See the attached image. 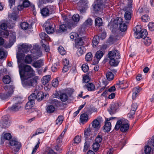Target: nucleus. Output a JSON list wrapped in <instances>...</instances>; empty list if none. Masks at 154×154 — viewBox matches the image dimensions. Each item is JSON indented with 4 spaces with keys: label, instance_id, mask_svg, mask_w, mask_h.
I'll list each match as a JSON object with an SVG mask.
<instances>
[{
    "label": "nucleus",
    "instance_id": "nucleus-1",
    "mask_svg": "<svg viewBox=\"0 0 154 154\" xmlns=\"http://www.w3.org/2000/svg\"><path fill=\"white\" fill-rule=\"evenodd\" d=\"M19 72L23 87L30 88L37 85L36 78H32L35 75V71L30 66H25L22 67L20 65Z\"/></svg>",
    "mask_w": 154,
    "mask_h": 154
},
{
    "label": "nucleus",
    "instance_id": "nucleus-2",
    "mask_svg": "<svg viewBox=\"0 0 154 154\" xmlns=\"http://www.w3.org/2000/svg\"><path fill=\"white\" fill-rule=\"evenodd\" d=\"M122 19L121 17H117L114 20L112 24V27L116 29L119 26V29L122 32L126 31L127 28V26L125 23H123Z\"/></svg>",
    "mask_w": 154,
    "mask_h": 154
},
{
    "label": "nucleus",
    "instance_id": "nucleus-3",
    "mask_svg": "<svg viewBox=\"0 0 154 154\" xmlns=\"http://www.w3.org/2000/svg\"><path fill=\"white\" fill-rule=\"evenodd\" d=\"M134 31L136 34V38H142L143 39L146 37L148 34L147 30L145 29H141L140 26L139 25L137 26L134 29Z\"/></svg>",
    "mask_w": 154,
    "mask_h": 154
},
{
    "label": "nucleus",
    "instance_id": "nucleus-4",
    "mask_svg": "<svg viewBox=\"0 0 154 154\" xmlns=\"http://www.w3.org/2000/svg\"><path fill=\"white\" fill-rule=\"evenodd\" d=\"M54 7L53 6H48L41 10V13L44 17L48 16L52 13Z\"/></svg>",
    "mask_w": 154,
    "mask_h": 154
},
{
    "label": "nucleus",
    "instance_id": "nucleus-5",
    "mask_svg": "<svg viewBox=\"0 0 154 154\" xmlns=\"http://www.w3.org/2000/svg\"><path fill=\"white\" fill-rule=\"evenodd\" d=\"M148 143L152 148L149 145L146 146L144 148L145 153L146 154H154V138L152 139Z\"/></svg>",
    "mask_w": 154,
    "mask_h": 154
},
{
    "label": "nucleus",
    "instance_id": "nucleus-6",
    "mask_svg": "<svg viewBox=\"0 0 154 154\" xmlns=\"http://www.w3.org/2000/svg\"><path fill=\"white\" fill-rule=\"evenodd\" d=\"M40 47L38 45H34L32 53H33L32 56L35 59H36L42 55V53L40 50Z\"/></svg>",
    "mask_w": 154,
    "mask_h": 154
},
{
    "label": "nucleus",
    "instance_id": "nucleus-7",
    "mask_svg": "<svg viewBox=\"0 0 154 154\" xmlns=\"http://www.w3.org/2000/svg\"><path fill=\"white\" fill-rule=\"evenodd\" d=\"M20 98L16 97L14 98L13 100L18 102L16 103L15 104L10 107H9L8 109L11 112H16L19 110L21 108L20 103L19 102Z\"/></svg>",
    "mask_w": 154,
    "mask_h": 154
},
{
    "label": "nucleus",
    "instance_id": "nucleus-8",
    "mask_svg": "<svg viewBox=\"0 0 154 154\" xmlns=\"http://www.w3.org/2000/svg\"><path fill=\"white\" fill-rule=\"evenodd\" d=\"M109 58L111 59L116 58L119 59L120 58V55L118 51L113 50L109 52L108 54Z\"/></svg>",
    "mask_w": 154,
    "mask_h": 154
},
{
    "label": "nucleus",
    "instance_id": "nucleus-9",
    "mask_svg": "<svg viewBox=\"0 0 154 154\" xmlns=\"http://www.w3.org/2000/svg\"><path fill=\"white\" fill-rule=\"evenodd\" d=\"M9 119L7 116H4L0 122V126L3 128H8L10 125Z\"/></svg>",
    "mask_w": 154,
    "mask_h": 154
},
{
    "label": "nucleus",
    "instance_id": "nucleus-10",
    "mask_svg": "<svg viewBox=\"0 0 154 154\" xmlns=\"http://www.w3.org/2000/svg\"><path fill=\"white\" fill-rule=\"evenodd\" d=\"M103 0H96L97 4H95L94 6V9L95 11L101 12L103 10V5L102 3Z\"/></svg>",
    "mask_w": 154,
    "mask_h": 154
},
{
    "label": "nucleus",
    "instance_id": "nucleus-11",
    "mask_svg": "<svg viewBox=\"0 0 154 154\" xmlns=\"http://www.w3.org/2000/svg\"><path fill=\"white\" fill-rule=\"evenodd\" d=\"M10 144L13 148L15 149L16 151H18L21 146L20 142L16 140H12L10 141Z\"/></svg>",
    "mask_w": 154,
    "mask_h": 154
},
{
    "label": "nucleus",
    "instance_id": "nucleus-12",
    "mask_svg": "<svg viewBox=\"0 0 154 154\" xmlns=\"http://www.w3.org/2000/svg\"><path fill=\"white\" fill-rule=\"evenodd\" d=\"M16 57L17 59V63L18 64V68H19V66L21 65V67H23L25 66H29L28 65L23 64L21 63V60L23 58V55L22 53L18 51L17 53Z\"/></svg>",
    "mask_w": 154,
    "mask_h": 154
},
{
    "label": "nucleus",
    "instance_id": "nucleus-13",
    "mask_svg": "<svg viewBox=\"0 0 154 154\" xmlns=\"http://www.w3.org/2000/svg\"><path fill=\"white\" fill-rule=\"evenodd\" d=\"M119 104L116 103L111 104L110 106V109L108 111L111 115L114 114L119 108Z\"/></svg>",
    "mask_w": 154,
    "mask_h": 154
},
{
    "label": "nucleus",
    "instance_id": "nucleus-14",
    "mask_svg": "<svg viewBox=\"0 0 154 154\" xmlns=\"http://www.w3.org/2000/svg\"><path fill=\"white\" fill-rule=\"evenodd\" d=\"M113 117H111L109 119H107L106 121L103 126V130L105 132H109L111 129V124L110 122H108L111 119H113Z\"/></svg>",
    "mask_w": 154,
    "mask_h": 154
},
{
    "label": "nucleus",
    "instance_id": "nucleus-15",
    "mask_svg": "<svg viewBox=\"0 0 154 154\" xmlns=\"http://www.w3.org/2000/svg\"><path fill=\"white\" fill-rule=\"evenodd\" d=\"M12 88L10 89V93H9V92H7V93L6 94L0 93V98L3 100H6L8 99L13 94L12 91Z\"/></svg>",
    "mask_w": 154,
    "mask_h": 154
},
{
    "label": "nucleus",
    "instance_id": "nucleus-16",
    "mask_svg": "<svg viewBox=\"0 0 154 154\" xmlns=\"http://www.w3.org/2000/svg\"><path fill=\"white\" fill-rule=\"evenodd\" d=\"M125 82L124 81H119L116 84L115 86L116 88L118 89H122L125 88L127 87L125 86Z\"/></svg>",
    "mask_w": 154,
    "mask_h": 154
},
{
    "label": "nucleus",
    "instance_id": "nucleus-17",
    "mask_svg": "<svg viewBox=\"0 0 154 154\" xmlns=\"http://www.w3.org/2000/svg\"><path fill=\"white\" fill-rule=\"evenodd\" d=\"M69 96L66 92L60 94L59 97L62 101L65 102L68 100Z\"/></svg>",
    "mask_w": 154,
    "mask_h": 154
},
{
    "label": "nucleus",
    "instance_id": "nucleus-18",
    "mask_svg": "<svg viewBox=\"0 0 154 154\" xmlns=\"http://www.w3.org/2000/svg\"><path fill=\"white\" fill-rule=\"evenodd\" d=\"M39 36L42 39L41 41H42L44 43H46V41H49L50 38L45 32H42L39 34Z\"/></svg>",
    "mask_w": 154,
    "mask_h": 154
},
{
    "label": "nucleus",
    "instance_id": "nucleus-19",
    "mask_svg": "<svg viewBox=\"0 0 154 154\" xmlns=\"http://www.w3.org/2000/svg\"><path fill=\"white\" fill-rule=\"evenodd\" d=\"M20 48L22 52L26 53L30 49V46L26 44H23L21 46Z\"/></svg>",
    "mask_w": 154,
    "mask_h": 154
},
{
    "label": "nucleus",
    "instance_id": "nucleus-20",
    "mask_svg": "<svg viewBox=\"0 0 154 154\" xmlns=\"http://www.w3.org/2000/svg\"><path fill=\"white\" fill-rule=\"evenodd\" d=\"M43 65V60H40L34 62L32 64V66L36 68H39Z\"/></svg>",
    "mask_w": 154,
    "mask_h": 154
},
{
    "label": "nucleus",
    "instance_id": "nucleus-21",
    "mask_svg": "<svg viewBox=\"0 0 154 154\" xmlns=\"http://www.w3.org/2000/svg\"><path fill=\"white\" fill-rule=\"evenodd\" d=\"M83 88L85 89H87L88 91H94V85L92 83H88L83 86Z\"/></svg>",
    "mask_w": 154,
    "mask_h": 154
},
{
    "label": "nucleus",
    "instance_id": "nucleus-22",
    "mask_svg": "<svg viewBox=\"0 0 154 154\" xmlns=\"http://www.w3.org/2000/svg\"><path fill=\"white\" fill-rule=\"evenodd\" d=\"M78 48L77 54L78 56H80L85 53V49L83 46H81L79 47H76Z\"/></svg>",
    "mask_w": 154,
    "mask_h": 154
},
{
    "label": "nucleus",
    "instance_id": "nucleus-23",
    "mask_svg": "<svg viewBox=\"0 0 154 154\" xmlns=\"http://www.w3.org/2000/svg\"><path fill=\"white\" fill-rule=\"evenodd\" d=\"M48 25H45V29L46 32L48 34H51L54 32V28L52 27L51 25L48 24Z\"/></svg>",
    "mask_w": 154,
    "mask_h": 154
},
{
    "label": "nucleus",
    "instance_id": "nucleus-24",
    "mask_svg": "<svg viewBox=\"0 0 154 154\" xmlns=\"http://www.w3.org/2000/svg\"><path fill=\"white\" fill-rule=\"evenodd\" d=\"M35 104L34 101L31 100H29L26 103L25 106V109H30L34 106Z\"/></svg>",
    "mask_w": 154,
    "mask_h": 154
},
{
    "label": "nucleus",
    "instance_id": "nucleus-25",
    "mask_svg": "<svg viewBox=\"0 0 154 154\" xmlns=\"http://www.w3.org/2000/svg\"><path fill=\"white\" fill-rule=\"evenodd\" d=\"M129 128V125L128 123H124L122 122L120 128L121 131L123 132L127 131Z\"/></svg>",
    "mask_w": 154,
    "mask_h": 154
},
{
    "label": "nucleus",
    "instance_id": "nucleus-26",
    "mask_svg": "<svg viewBox=\"0 0 154 154\" xmlns=\"http://www.w3.org/2000/svg\"><path fill=\"white\" fill-rule=\"evenodd\" d=\"M92 127L97 129H99L100 125L99 122L97 119H94L91 123Z\"/></svg>",
    "mask_w": 154,
    "mask_h": 154
},
{
    "label": "nucleus",
    "instance_id": "nucleus-27",
    "mask_svg": "<svg viewBox=\"0 0 154 154\" xmlns=\"http://www.w3.org/2000/svg\"><path fill=\"white\" fill-rule=\"evenodd\" d=\"M75 46L76 47H79L82 45L83 43V42L82 38H77L75 39Z\"/></svg>",
    "mask_w": 154,
    "mask_h": 154
},
{
    "label": "nucleus",
    "instance_id": "nucleus-28",
    "mask_svg": "<svg viewBox=\"0 0 154 154\" xmlns=\"http://www.w3.org/2000/svg\"><path fill=\"white\" fill-rule=\"evenodd\" d=\"M38 93V90L35 89L34 93H32L28 97L29 100H31L34 101L36 98L37 94Z\"/></svg>",
    "mask_w": 154,
    "mask_h": 154
},
{
    "label": "nucleus",
    "instance_id": "nucleus-29",
    "mask_svg": "<svg viewBox=\"0 0 154 154\" xmlns=\"http://www.w3.org/2000/svg\"><path fill=\"white\" fill-rule=\"evenodd\" d=\"M126 11L124 14V17L126 20H130L131 17V14L130 11H128V10L125 9Z\"/></svg>",
    "mask_w": 154,
    "mask_h": 154
},
{
    "label": "nucleus",
    "instance_id": "nucleus-30",
    "mask_svg": "<svg viewBox=\"0 0 154 154\" xmlns=\"http://www.w3.org/2000/svg\"><path fill=\"white\" fill-rule=\"evenodd\" d=\"M88 116L85 113H83L80 116V120L82 123L86 122L88 120Z\"/></svg>",
    "mask_w": 154,
    "mask_h": 154
},
{
    "label": "nucleus",
    "instance_id": "nucleus-31",
    "mask_svg": "<svg viewBox=\"0 0 154 154\" xmlns=\"http://www.w3.org/2000/svg\"><path fill=\"white\" fill-rule=\"evenodd\" d=\"M116 58L110 59L109 63L111 66H117L119 61Z\"/></svg>",
    "mask_w": 154,
    "mask_h": 154
},
{
    "label": "nucleus",
    "instance_id": "nucleus-32",
    "mask_svg": "<svg viewBox=\"0 0 154 154\" xmlns=\"http://www.w3.org/2000/svg\"><path fill=\"white\" fill-rule=\"evenodd\" d=\"M44 97V95L42 92H39L38 90V93L37 94L36 98L38 101L42 100Z\"/></svg>",
    "mask_w": 154,
    "mask_h": 154
},
{
    "label": "nucleus",
    "instance_id": "nucleus-33",
    "mask_svg": "<svg viewBox=\"0 0 154 154\" xmlns=\"http://www.w3.org/2000/svg\"><path fill=\"white\" fill-rule=\"evenodd\" d=\"M7 56V53L5 50L2 48H0V59H3Z\"/></svg>",
    "mask_w": 154,
    "mask_h": 154
},
{
    "label": "nucleus",
    "instance_id": "nucleus-34",
    "mask_svg": "<svg viewBox=\"0 0 154 154\" xmlns=\"http://www.w3.org/2000/svg\"><path fill=\"white\" fill-rule=\"evenodd\" d=\"M45 130L42 128H38L36 131L35 132L33 133L31 136V137H32L34 136L38 135L40 134L43 133L44 132Z\"/></svg>",
    "mask_w": 154,
    "mask_h": 154
},
{
    "label": "nucleus",
    "instance_id": "nucleus-35",
    "mask_svg": "<svg viewBox=\"0 0 154 154\" xmlns=\"http://www.w3.org/2000/svg\"><path fill=\"white\" fill-rule=\"evenodd\" d=\"M106 76L107 79L109 81L113 80L114 77V74L111 72H107L106 74Z\"/></svg>",
    "mask_w": 154,
    "mask_h": 154
},
{
    "label": "nucleus",
    "instance_id": "nucleus-36",
    "mask_svg": "<svg viewBox=\"0 0 154 154\" xmlns=\"http://www.w3.org/2000/svg\"><path fill=\"white\" fill-rule=\"evenodd\" d=\"M50 80V77L49 75L44 76L42 79V82L43 85H46Z\"/></svg>",
    "mask_w": 154,
    "mask_h": 154
},
{
    "label": "nucleus",
    "instance_id": "nucleus-37",
    "mask_svg": "<svg viewBox=\"0 0 154 154\" xmlns=\"http://www.w3.org/2000/svg\"><path fill=\"white\" fill-rule=\"evenodd\" d=\"M20 26L22 29L26 30L29 29L30 25L27 22H23L21 23Z\"/></svg>",
    "mask_w": 154,
    "mask_h": 154
},
{
    "label": "nucleus",
    "instance_id": "nucleus-38",
    "mask_svg": "<svg viewBox=\"0 0 154 154\" xmlns=\"http://www.w3.org/2000/svg\"><path fill=\"white\" fill-rule=\"evenodd\" d=\"M99 37L98 36H95L93 39V47H95L99 43Z\"/></svg>",
    "mask_w": 154,
    "mask_h": 154
},
{
    "label": "nucleus",
    "instance_id": "nucleus-39",
    "mask_svg": "<svg viewBox=\"0 0 154 154\" xmlns=\"http://www.w3.org/2000/svg\"><path fill=\"white\" fill-rule=\"evenodd\" d=\"M143 42L146 45L149 46L151 44L152 41L150 38L146 37L143 39Z\"/></svg>",
    "mask_w": 154,
    "mask_h": 154
},
{
    "label": "nucleus",
    "instance_id": "nucleus-40",
    "mask_svg": "<svg viewBox=\"0 0 154 154\" xmlns=\"http://www.w3.org/2000/svg\"><path fill=\"white\" fill-rule=\"evenodd\" d=\"M102 20L101 18L97 17L95 19V23L96 26H102Z\"/></svg>",
    "mask_w": 154,
    "mask_h": 154
},
{
    "label": "nucleus",
    "instance_id": "nucleus-41",
    "mask_svg": "<svg viewBox=\"0 0 154 154\" xmlns=\"http://www.w3.org/2000/svg\"><path fill=\"white\" fill-rule=\"evenodd\" d=\"M3 81L6 84L9 83L11 82V78L9 76L5 75L3 78Z\"/></svg>",
    "mask_w": 154,
    "mask_h": 154
},
{
    "label": "nucleus",
    "instance_id": "nucleus-42",
    "mask_svg": "<svg viewBox=\"0 0 154 154\" xmlns=\"http://www.w3.org/2000/svg\"><path fill=\"white\" fill-rule=\"evenodd\" d=\"M103 55V52L101 51H97L96 53L95 56L99 60L101 58Z\"/></svg>",
    "mask_w": 154,
    "mask_h": 154
},
{
    "label": "nucleus",
    "instance_id": "nucleus-43",
    "mask_svg": "<svg viewBox=\"0 0 154 154\" xmlns=\"http://www.w3.org/2000/svg\"><path fill=\"white\" fill-rule=\"evenodd\" d=\"M55 110V108L52 105H49L47 108V111L49 113H52Z\"/></svg>",
    "mask_w": 154,
    "mask_h": 154
},
{
    "label": "nucleus",
    "instance_id": "nucleus-44",
    "mask_svg": "<svg viewBox=\"0 0 154 154\" xmlns=\"http://www.w3.org/2000/svg\"><path fill=\"white\" fill-rule=\"evenodd\" d=\"M63 117L62 116H59L58 117V118L57 119L56 121V124L58 125H60L63 121Z\"/></svg>",
    "mask_w": 154,
    "mask_h": 154
},
{
    "label": "nucleus",
    "instance_id": "nucleus-45",
    "mask_svg": "<svg viewBox=\"0 0 154 154\" xmlns=\"http://www.w3.org/2000/svg\"><path fill=\"white\" fill-rule=\"evenodd\" d=\"M102 134L99 133L96 138V142L98 143H100L102 140Z\"/></svg>",
    "mask_w": 154,
    "mask_h": 154
},
{
    "label": "nucleus",
    "instance_id": "nucleus-46",
    "mask_svg": "<svg viewBox=\"0 0 154 154\" xmlns=\"http://www.w3.org/2000/svg\"><path fill=\"white\" fill-rule=\"evenodd\" d=\"M91 129L90 128H87L84 131V134L86 136V138L87 137H88L91 134Z\"/></svg>",
    "mask_w": 154,
    "mask_h": 154
},
{
    "label": "nucleus",
    "instance_id": "nucleus-47",
    "mask_svg": "<svg viewBox=\"0 0 154 154\" xmlns=\"http://www.w3.org/2000/svg\"><path fill=\"white\" fill-rule=\"evenodd\" d=\"M68 27L66 24H62L60 26L59 30L60 32H65L66 30Z\"/></svg>",
    "mask_w": 154,
    "mask_h": 154
},
{
    "label": "nucleus",
    "instance_id": "nucleus-48",
    "mask_svg": "<svg viewBox=\"0 0 154 154\" xmlns=\"http://www.w3.org/2000/svg\"><path fill=\"white\" fill-rule=\"evenodd\" d=\"M122 122H123L121 120L118 121L115 125V129L116 130H118L120 128Z\"/></svg>",
    "mask_w": 154,
    "mask_h": 154
},
{
    "label": "nucleus",
    "instance_id": "nucleus-49",
    "mask_svg": "<svg viewBox=\"0 0 154 154\" xmlns=\"http://www.w3.org/2000/svg\"><path fill=\"white\" fill-rule=\"evenodd\" d=\"M41 42L43 47L44 48L45 51L46 52H48L50 50L49 47L45 43L43 42L42 41H41Z\"/></svg>",
    "mask_w": 154,
    "mask_h": 154
},
{
    "label": "nucleus",
    "instance_id": "nucleus-50",
    "mask_svg": "<svg viewBox=\"0 0 154 154\" xmlns=\"http://www.w3.org/2000/svg\"><path fill=\"white\" fill-rule=\"evenodd\" d=\"M4 89L6 91H8V92H9V93H10V88H12V94H13L14 92V87L13 85H10L9 86H5L4 87Z\"/></svg>",
    "mask_w": 154,
    "mask_h": 154
},
{
    "label": "nucleus",
    "instance_id": "nucleus-51",
    "mask_svg": "<svg viewBox=\"0 0 154 154\" xmlns=\"http://www.w3.org/2000/svg\"><path fill=\"white\" fill-rule=\"evenodd\" d=\"M92 23V20L91 18L88 19L84 23V25L86 26H91Z\"/></svg>",
    "mask_w": 154,
    "mask_h": 154
},
{
    "label": "nucleus",
    "instance_id": "nucleus-52",
    "mask_svg": "<svg viewBox=\"0 0 154 154\" xmlns=\"http://www.w3.org/2000/svg\"><path fill=\"white\" fill-rule=\"evenodd\" d=\"M32 60L30 56L27 55L25 57V61L27 63H30L32 62Z\"/></svg>",
    "mask_w": 154,
    "mask_h": 154
},
{
    "label": "nucleus",
    "instance_id": "nucleus-53",
    "mask_svg": "<svg viewBox=\"0 0 154 154\" xmlns=\"http://www.w3.org/2000/svg\"><path fill=\"white\" fill-rule=\"evenodd\" d=\"M72 18L74 22H78L79 20L80 17L79 14H76L73 15Z\"/></svg>",
    "mask_w": 154,
    "mask_h": 154
},
{
    "label": "nucleus",
    "instance_id": "nucleus-54",
    "mask_svg": "<svg viewBox=\"0 0 154 154\" xmlns=\"http://www.w3.org/2000/svg\"><path fill=\"white\" fill-rule=\"evenodd\" d=\"M58 50L60 53L62 55H64L66 53V51L64 50V48L61 46L58 47Z\"/></svg>",
    "mask_w": 154,
    "mask_h": 154
},
{
    "label": "nucleus",
    "instance_id": "nucleus-55",
    "mask_svg": "<svg viewBox=\"0 0 154 154\" xmlns=\"http://www.w3.org/2000/svg\"><path fill=\"white\" fill-rule=\"evenodd\" d=\"M82 68L83 71L85 72H86L89 70V67L88 65L86 64H84L82 66Z\"/></svg>",
    "mask_w": 154,
    "mask_h": 154
},
{
    "label": "nucleus",
    "instance_id": "nucleus-56",
    "mask_svg": "<svg viewBox=\"0 0 154 154\" xmlns=\"http://www.w3.org/2000/svg\"><path fill=\"white\" fill-rule=\"evenodd\" d=\"M70 38L71 39H77V37H79V35L74 32H72L70 34Z\"/></svg>",
    "mask_w": 154,
    "mask_h": 154
},
{
    "label": "nucleus",
    "instance_id": "nucleus-57",
    "mask_svg": "<svg viewBox=\"0 0 154 154\" xmlns=\"http://www.w3.org/2000/svg\"><path fill=\"white\" fill-rule=\"evenodd\" d=\"M92 54L91 52L88 53L85 56L86 60L87 61H90L92 60Z\"/></svg>",
    "mask_w": 154,
    "mask_h": 154
},
{
    "label": "nucleus",
    "instance_id": "nucleus-58",
    "mask_svg": "<svg viewBox=\"0 0 154 154\" xmlns=\"http://www.w3.org/2000/svg\"><path fill=\"white\" fill-rule=\"evenodd\" d=\"M92 146L93 150L95 151H97L98 150L100 147V145L99 143L95 142L93 143Z\"/></svg>",
    "mask_w": 154,
    "mask_h": 154
},
{
    "label": "nucleus",
    "instance_id": "nucleus-59",
    "mask_svg": "<svg viewBox=\"0 0 154 154\" xmlns=\"http://www.w3.org/2000/svg\"><path fill=\"white\" fill-rule=\"evenodd\" d=\"M1 35L4 37H6L9 35V33L8 30H4L1 32Z\"/></svg>",
    "mask_w": 154,
    "mask_h": 154
},
{
    "label": "nucleus",
    "instance_id": "nucleus-60",
    "mask_svg": "<svg viewBox=\"0 0 154 154\" xmlns=\"http://www.w3.org/2000/svg\"><path fill=\"white\" fill-rule=\"evenodd\" d=\"M81 140V137L79 135L76 136L74 139V143H79Z\"/></svg>",
    "mask_w": 154,
    "mask_h": 154
},
{
    "label": "nucleus",
    "instance_id": "nucleus-61",
    "mask_svg": "<svg viewBox=\"0 0 154 154\" xmlns=\"http://www.w3.org/2000/svg\"><path fill=\"white\" fill-rule=\"evenodd\" d=\"M141 18L143 21L144 22L148 21L149 20V17L146 15L143 16L141 17Z\"/></svg>",
    "mask_w": 154,
    "mask_h": 154
},
{
    "label": "nucleus",
    "instance_id": "nucleus-62",
    "mask_svg": "<svg viewBox=\"0 0 154 154\" xmlns=\"http://www.w3.org/2000/svg\"><path fill=\"white\" fill-rule=\"evenodd\" d=\"M59 84V82L57 79H56L53 80L52 82V85L54 87H57Z\"/></svg>",
    "mask_w": 154,
    "mask_h": 154
},
{
    "label": "nucleus",
    "instance_id": "nucleus-63",
    "mask_svg": "<svg viewBox=\"0 0 154 154\" xmlns=\"http://www.w3.org/2000/svg\"><path fill=\"white\" fill-rule=\"evenodd\" d=\"M4 138L6 140H9L11 138V136L9 133H6L4 135Z\"/></svg>",
    "mask_w": 154,
    "mask_h": 154
},
{
    "label": "nucleus",
    "instance_id": "nucleus-64",
    "mask_svg": "<svg viewBox=\"0 0 154 154\" xmlns=\"http://www.w3.org/2000/svg\"><path fill=\"white\" fill-rule=\"evenodd\" d=\"M148 26L149 29L151 31H152L154 30V23L150 22L148 25Z\"/></svg>",
    "mask_w": 154,
    "mask_h": 154
}]
</instances>
